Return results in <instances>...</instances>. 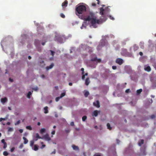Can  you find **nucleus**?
Here are the masks:
<instances>
[{"label":"nucleus","instance_id":"obj_32","mask_svg":"<svg viewBox=\"0 0 156 156\" xmlns=\"http://www.w3.org/2000/svg\"><path fill=\"white\" fill-rule=\"evenodd\" d=\"M87 118V117L86 116H84L82 117V120L83 121H85Z\"/></svg>","mask_w":156,"mask_h":156},{"label":"nucleus","instance_id":"obj_10","mask_svg":"<svg viewBox=\"0 0 156 156\" xmlns=\"http://www.w3.org/2000/svg\"><path fill=\"white\" fill-rule=\"evenodd\" d=\"M7 98L6 97L4 98H2L1 99V102L3 104L7 102Z\"/></svg>","mask_w":156,"mask_h":156},{"label":"nucleus","instance_id":"obj_20","mask_svg":"<svg viewBox=\"0 0 156 156\" xmlns=\"http://www.w3.org/2000/svg\"><path fill=\"white\" fill-rule=\"evenodd\" d=\"M144 143V140H141L138 143V145L139 146H140L141 145L143 144Z\"/></svg>","mask_w":156,"mask_h":156},{"label":"nucleus","instance_id":"obj_11","mask_svg":"<svg viewBox=\"0 0 156 156\" xmlns=\"http://www.w3.org/2000/svg\"><path fill=\"white\" fill-rule=\"evenodd\" d=\"M72 147H73V149L74 150L79 151V150L78 147L74 144L72 145Z\"/></svg>","mask_w":156,"mask_h":156},{"label":"nucleus","instance_id":"obj_39","mask_svg":"<svg viewBox=\"0 0 156 156\" xmlns=\"http://www.w3.org/2000/svg\"><path fill=\"white\" fill-rule=\"evenodd\" d=\"M60 98H61L60 97H56L55 99V101H58Z\"/></svg>","mask_w":156,"mask_h":156},{"label":"nucleus","instance_id":"obj_1","mask_svg":"<svg viewBox=\"0 0 156 156\" xmlns=\"http://www.w3.org/2000/svg\"><path fill=\"white\" fill-rule=\"evenodd\" d=\"M100 13L102 15L101 18L99 20H97V17L95 16V14L93 12H90L88 16L85 19V20L86 21H90L91 24L94 28H96V24L101 23L107 20V15L105 12V9L103 8H101L100 9Z\"/></svg>","mask_w":156,"mask_h":156},{"label":"nucleus","instance_id":"obj_16","mask_svg":"<svg viewBox=\"0 0 156 156\" xmlns=\"http://www.w3.org/2000/svg\"><path fill=\"white\" fill-rule=\"evenodd\" d=\"M98 114V112L97 110L94 111L92 115L97 116Z\"/></svg>","mask_w":156,"mask_h":156},{"label":"nucleus","instance_id":"obj_44","mask_svg":"<svg viewBox=\"0 0 156 156\" xmlns=\"http://www.w3.org/2000/svg\"><path fill=\"white\" fill-rule=\"evenodd\" d=\"M15 147H12L11 149H10V151H11V152H13V151H14V150H15Z\"/></svg>","mask_w":156,"mask_h":156},{"label":"nucleus","instance_id":"obj_24","mask_svg":"<svg viewBox=\"0 0 156 156\" xmlns=\"http://www.w3.org/2000/svg\"><path fill=\"white\" fill-rule=\"evenodd\" d=\"M86 23H83L82 25V26L81 27V29H83V28H85L86 27Z\"/></svg>","mask_w":156,"mask_h":156},{"label":"nucleus","instance_id":"obj_30","mask_svg":"<svg viewBox=\"0 0 156 156\" xmlns=\"http://www.w3.org/2000/svg\"><path fill=\"white\" fill-rule=\"evenodd\" d=\"M3 154L5 156H7L8 155V153L6 151H4L3 152Z\"/></svg>","mask_w":156,"mask_h":156},{"label":"nucleus","instance_id":"obj_12","mask_svg":"<svg viewBox=\"0 0 156 156\" xmlns=\"http://www.w3.org/2000/svg\"><path fill=\"white\" fill-rule=\"evenodd\" d=\"M105 10V12L107 15H108V16L107 17H107H109L110 19L114 20V18L113 17H112L111 16H109L108 14V12L106 11V10Z\"/></svg>","mask_w":156,"mask_h":156},{"label":"nucleus","instance_id":"obj_5","mask_svg":"<svg viewBox=\"0 0 156 156\" xmlns=\"http://www.w3.org/2000/svg\"><path fill=\"white\" fill-rule=\"evenodd\" d=\"M116 62L119 64L121 65L123 63L122 59L121 58H118L116 60Z\"/></svg>","mask_w":156,"mask_h":156},{"label":"nucleus","instance_id":"obj_26","mask_svg":"<svg viewBox=\"0 0 156 156\" xmlns=\"http://www.w3.org/2000/svg\"><path fill=\"white\" fill-rule=\"evenodd\" d=\"M107 128L108 129H109L110 130H111L112 129V128L110 126V124L109 123H108L107 124Z\"/></svg>","mask_w":156,"mask_h":156},{"label":"nucleus","instance_id":"obj_45","mask_svg":"<svg viewBox=\"0 0 156 156\" xmlns=\"http://www.w3.org/2000/svg\"><path fill=\"white\" fill-rule=\"evenodd\" d=\"M94 156H101V155L100 153H98L94 155Z\"/></svg>","mask_w":156,"mask_h":156},{"label":"nucleus","instance_id":"obj_14","mask_svg":"<svg viewBox=\"0 0 156 156\" xmlns=\"http://www.w3.org/2000/svg\"><path fill=\"white\" fill-rule=\"evenodd\" d=\"M38 139H42V138L40 136L38 133H37L36 134V138L35 139V140L37 141Z\"/></svg>","mask_w":156,"mask_h":156},{"label":"nucleus","instance_id":"obj_18","mask_svg":"<svg viewBox=\"0 0 156 156\" xmlns=\"http://www.w3.org/2000/svg\"><path fill=\"white\" fill-rule=\"evenodd\" d=\"M23 140H24V142H23L24 144H27L28 142V140L25 137H23Z\"/></svg>","mask_w":156,"mask_h":156},{"label":"nucleus","instance_id":"obj_29","mask_svg":"<svg viewBox=\"0 0 156 156\" xmlns=\"http://www.w3.org/2000/svg\"><path fill=\"white\" fill-rule=\"evenodd\" d=\"M34 141L33 140H32L30 142V145L31 147H32L34 144Z\"/></svg>","mask_w":156,"mask_h":156},{"label":"nucleus","instance_id":"obj_61","mask_svg":"<svg viewBox=\"0 0 156 156\" xmlns=\"http://www.w3.org/2000/svg\"><path fill=\"white\" fill-rule=\"evenodd\" d=\"M41 77L42 78H44L45 77V76L44 75L42 74L41 75Z\"/></svg>","mask_w":156,"mask_h":156},{"label":"nucleus","instance_id":"obj_21","mask_svg":"<svg viewBox=\"0 0 156 156\" xmlns=\"http://www.w3.org/2000/svg\"><path fill=\"white\" fill-rule=\"evenodd\" d=\"M38 149V146L37 145H35L34 146V150L35 151H37Z\"/></svg>","mask_w":156,"mask_h":156},{"label":"nucleus","instance_id":"obj_43","mask_svg":"<svg viewBox=\"0 0 156 156\" xmlns=\"http://www.w3.org/2000/svg\"><path fill=\"white\" fill-rule=\"evenodd\" d=\"M81 71H82V74H83L84 73V69L83 68H82L81 69Z\"/></svg>","mask_w":156,"mask_h":156},{"label":"nucleus","instance_id":"obj_42","mask_svg":"<svg viewBox=\"0 0 156 156\" xmlns=\"http://www.w3.org/2000/svg\"><path fill=\"white\" fill-rule=\"evenodd\" d=\"M88 49H89L88 51L89 52H92L93 50H92V48H89Z\"/></svg>","mask_w":156,"mask_h":156},{"label":"nucleus","instance_id":"obj_55","mask_svg":"<svg viewBox=\"0 0 156 156\" xmlns=\"http://www.w3.org/2000/svg\"><path fill=\"white\" fill-rule=\"evenodd\" d=\"M38 88L37 87H36L35 88H33V89L35 91H37L38 90Z\"/></svg>","mask_w":156,"mask_h":156},{"label":"nucleus","instance_id":"obj_13","mask_svg":"<svg viewBox=\"0 0 156 156\" xmlns=\"http://www.w3.org/2000/svg\"><path fill=\"white\" fill-rule=\"evenodd\" d=\"M90 83V81L89 80V77H87L85 80V84L87 86L89 85Z\"/></svg>","mask_w":156,"mask_h":156},{"label":"nucleus","instance_id":"obj_40","mask_svg":"<svg viewBox=\"0 0 156 156\" xmlns=\"http://www.w3.org/2000/svg\"><path fill=\"white\" fill-rule=\"evenodd\" d=\"M13 130V129L12 128L9 127L8 128V131L9 132L12 131Z\"/></svg>","mask_w":156,"mask_h":156},{"label":"nucleus","instance_id":"obj_34","mask_svg":"<svg viewBox=\"0 0 156 156\" xmlns=\"http://www.w3.org/2000/svg\"><path fill=\"white\" fill-rule=\"evenodd\" d=\"M60 16L63 18H64L65 17V15L62 13H61L60 14Z\"/></svg>","mask_w":156,"mask_h":156},{"label":"nucleus","instance_id":"obj_2","mask_svg":"<svg viewBox=\"0 0 156 156\" xmlns=\"http://www.w3.org/2000/svg\"><path fill=\"white\" fill-rule=\"evenodd\" d=\"M86 10V7L83 5H79L76 9V11L77 14H81L85 12Z\"/></svg>","mask_w":156,"mask_h":156},{"label":"nucleus","instance_id":"obj_33","mask_svg":"<svg viewBox=\"0 0 156 156\" xmlns=\"http://www.w3.org/2000/svg\"><path fill=\"white\" fill-rule=\"evenodd\" d=\"M26 129H29V130H32V128L30 126H27L26 127Z\"/></svg>","mask_w":156,"mask_h":156},{"label":"nucleus","instance_id":"obj_58","mask_svg":"<svg viewBox=\"0 0 156 156\" xmlns=\"http://www.w3.org/2000/svg\"><path fill=\"white\" fill-rule=\"evenodd\" d=\"M51 134L52 135H54L55 134V130H54V131H53L52 132H51Z\"/></svg>","mask_w":156,"mask_h":156},{"label":"nucleus","instance_id":"obj_35","mask_svg":"<svg viewBox=\"0 0 156 156\" xmlns=\"http://www.w3.org/2000/svg\"><path fill=\"white\" fill-rule=\"evenodd\" d=\"M104 46V45H101V44H100L98 46L97 48V49L98 50H99V48L100 47L101 48V47H103Z\"/></svg>","mask_w":156,"mask_h":156},{"label":"nucleus","instance_id":"obj_15","mask_svg":"<svg viewBox=\"0 0 156 156\" xmlns=\"http://www.w3.org/2000/svg\"><path fill=\"white\" fill-rule=\"evenodd\" d=\"M54 66V64L53 63H51L49 66H47L46 68V69L48 70L52 68Z\"/></svg>","mask_w":156,"mask_h":156},{"label":"nucleus","instance_id":"obj_6","mask_svg":"<svg viewBox=\"0 0 156 156\" xmlns=\"http://www.w3.org/2000/svg\"><path fill=\"white\" fill-rule=\"evenodd\" d=\"M91 61H96L98 62H101V59H98L96 57H95L91 59Z\"/></svg>","mask_w":156,"mask_h":156},{"label":"nucleus","instance_id":"obj_41","mask_svg":"<svg viewBox=\"0 0 156 156\" xmlns=\"http://www.w3.org/2000/svg\"><path fill=\"white\" fill-rule=\"evenodd\" d=\"M58 41H59L60 43H62V39L59 38V39H58Z\"/></svg>","mask_w":156,"mask_h":156},{"label":"nucleus","instance_id":"obj_22","mask_svg":"<svg viewBox=\"0 0 156 156\" xmlns=\"http://www.w3.org/2000/svg\"><path fill=\"white\" fill-rule=\"evenodd\" d=\"M142 91V89H140L139 90H138L136 91V93L137 95L140 94Z\"/></svg>","mask_w":156,"mask_h":156},{"label":"nucleus","instance_id":"obj_3","mask_svg":"<svg viewBox=\"0 0 156 156\" xmlns=\"http://www.w3.org/2000/svg\"><path fill=\"white\" fill-rule=\"evenodd\" d=\"M121 54L123 56H126L128 55V52L126 49H123L122 50Z\"/></svg>","mask_w":156,"mask_h":156},{"label":"nucleus","instance_id":"obj_25","mask_svg":"<svg viewBox=\"0 0 156 156\" xmlns=\"http://www.w3.org/2000/svg\"><path fill=\"white\" fill-rule=\"evenodd\" d=\"M89 94V93L88 91H85L84 93V96L85 97H87Z\"/></svg>","mask_w":156,"mask_h":156},{"label":"nucleus","instance_id":"obj_9","mask_svg":"<svg viewBox=\"0 0 156 156\" xmlns=\"http://www.w3.org/2000/svg\"><path fill=\"white\" fill-rule=\"evenodd\" d=\"M44 138L46 140L49 141L51 140V138L48 134H47L44 136Z\"/></svg>","mask_w":156,"mask_h":156},{"label":"nucleus","instance_id":"obj_52","mask_svg":"<svg viewBox=\"0 0 156 156\" xmlns=\"http://www.w3.org/2000/svg\"><path fill=\"white\" fill-rule=\"evenodd\" d=\"M1 142H2L4 144H5V143H6L5 142V140L3 139L2 140H1Z\"/></svg>","mask_w":156,"mask_h":156},{"label":"nucleus","instance_id":"obj_60","mask_svg":"<svg viewBox=\"0 0 156 156\" xmlns=\"http://www.w3.org/2000/svg\"><path fill=\"white\" fill-rule=\"evenodd\" d=\"M139 54L140 55L142 56L143 55V53L142 52H139Z\"/></svg>","mask_w":156,"mask_h":156},{"label":"nucleus","instance_id":"obj_59","mask_svg":"<svg viewBox=\"0 0 156 156\" xmlns=\"http://www.w3.org/2000/svg\"><path fill=\"white\" fill-rule=\"evenodd\" d=\"M55 150H54L52 151V152H51V154H55Z\"/></svg>","mask_w":156,"mask_h":156},{"label":"nucleus","instance_id":"obj_50","mask_svg":"<svg viewBox=\"0 0 156 156\" xmlns=\"http://www.w3.org/2000/svg\"><path fill=\"white\" fill-rule=\"evenodd\" d=\"M155 116L154 115H152L151 116V118L152 119L154 118H155Z\"/></svg>","mask_w":156,"mask_h":156},{"label":"nucleus","instance_id":"obj_38","mask_svg":"<svg viewBox=\"0 0 156 156\" xmlns=\"http://www.w3.org/2000/svg\"><path fill=\"white\" fill-rule=\"evenodd\" d=\"M20 120H18L16 123H15V125H18L20 123Z\"/></svg>","mask_w":156,"mask_h":156},{"label":"nucleus","instance_id":"obj_62","mask_svg":"<svg viewBox=\"0 0 156 156\" xmlns=\"http://www.w3.org/2000/svg\"><path fill=\"white\" fill-rule=\"evenodd\" d=\"M9 80L11 82H12L13 81V79L10 78H9Z\"/></svg>","mask_w":156,"mask_h":156},{"label":"nucleus","instance_id":"obj_49","mask_svg":"<svg viewBox=\"0 0 156 156\" xmlns=\"http://www.w3.org/2000/svg\"><path fill=\"white\" fill-rule=\"evenodd\" d=\"M23 144H21L19 146V148H22L23 147Z\"/></svg>","mask_w":156,"mask_h":156},{"label":"nucleus","instance_id":"obj_31","mask_svg":"<svg viewBox=\"0 0 156 156\" xmlns=\"http://www.w3.org/2000/svg\"><path fill=\"white\" fill-rule=\"evenodd\" d=\"M65 94H66L65 93V92L62 93L61 94L60 96L59 97L61 98H62L63 97H64V96H65Z\"/></svg>","mask_w":156,"mask_h":156},{"label":"nucleus","instance_id":"obj_57","mask_svg":"<svg viewBox=\"0 0 156 156\" xmlns=\"http://www.w3.org/2000/svg\"><path fill=\"white\" fill-rule=\"evenodd\" d=\"M92 6H95L96 5V4H95L94 3H93L92 4Z\"/></svg>","mask_w":156,"mask_h":156},{"label":"nucleus","instance_id":"obj_7","mask_svg":"<svg viewBox=\"0 0 156 156\" xmlns=\"http://www.w3.org/2000/svg\"><path fill=\"white\" fill-rule=\"evenodd\" d=\"M93 105L97 108H99L100 107V103L98 101H97L96 102H94Z\"/></svg>","mask_w":156,"mask_h":156},{"label":"nucleus","instance_id":"obj_37","mask_svg":"<svg viewBox=\"0 0 156 156\" xmlns=\"http://www.w3.org/2000/svg\"><path fill=\"white\" fill-rule=\"evenodd\" d=\"M41 144H42V146L41 147V149H42L44 147H45V145H44V144H44L43 142H41Z\"/></svg>","mask_w":156,"mask_h":156},{"label":"nucleus","instance_id":"obj_51","mask_svg":"<svg viewBox=\"0 0 156 156\" xmlns=\"http://www.w3.org/2000/svg\"><path fill=\"white\" fill-rule=\"evenodd\" d=\"M116 68L117 67L116 66H112V68L114 70L116 69Z\"/></svg>","mask_w":156,"mask_h":156},{"label":"nucleus","instance_id":"obj_4","mask_svg":"<svg viewBox=\"0 0 156 156\" xmlns=\"http://www.w3.org/2000/svg\"><path fill=\"white\" fill-rule=\"evenodd\" d=\"M68 5V1L67 0H66L62 4V7L63 9L64 10H65V8Z\"/></svg>","mask_w":156,"mask_h":156},{"label":"nucleus","instance_id":"obj_47","mask_svg":"<svg viewBox=\"0 0 156 156\" xmlns=\"http://www.w3.org/2000/svg\"><path fill=\"white\" fill-rule=\"evenodd\" d=\"M130 92V90L129 89H127L126 90L125 92L126 93H128Z\"/></svg>","mask_w":156,"mask_h":156},{"label":"nucleus","instance_id":"obj_64","mask_svg":"<svg viewBox=\"0 0 156 156\" xmlns=\"http://www.w3.org/2000/svg\"><path fill=\"white\" fill-rule=\"evenodd\" d=\"M7 125H10V123L9 122H8L7 123H6Z\"/></svg>","mask_w":156,"mask_h":156},{"label":"nucleus","instance_id":"obj_27","mask_svg":"<svg viewBox=\"0 0 156 156\" xmlns=\"http://www.w3.org/2000/svg\"><path fill=\"white\" fill-rule=\"evenodd\" d=\"M32 94V93L30 91H29L27 94V97L28 98H30V95Z\"/></svg>","mask_w":156,"mask_h":156},{"label":"nucleus","instance_id":"obj_48","mask_svg":"<svg viewBox=\"0 0 156 156\" xmlns=\"http://www.w3.org/2000/svg\"><path fill=\"white\" fill-rule=\"evenodd\" d=\"M82 80H84L85 79V76L84 75V74H82Z\"/></svg>","mask_w":156,"mask_h":156},{"label":"nucleus","instance_id":"obj_63","mask_svg":"<svg viewBox=\"0 0 156 156\" xmlns=\"http://www.w3.org/2000/svg\"><path fill=\"white\" fill-rule=\"evenodd\" d=\"M69 86H71L73 84L72 83H69Z\"/></svg>","mask_w":156,"mask_h":156},{"label":"nucleus","instance_id":"obj_56","mask_svg":"<svg viewBox=\"0 0 156 156\" xmlns=\"http://www.w3.org/2000/svg\"><path fill=\"white\" fill-rule=\"evenodd\" d=\"M19 131L21 133H23V130L22 129H20L19 130Z\"/></svg>","mask_w":156,"mask_h":156},{"label":"nucleus","instance_id":"obj_28","mask_svg":"<svg viewBox=\"0 0 156 156\" xmlns=\"http://www.w3.org/2000/svg\"><path fill=\"white\" fill-rule=\"evenodd\" d=\"M45 129L44 128L41 129L40 130V133L41 134L45 132Z\"/></svg>","mask_w":156,"mask_h":156},{"label":"nucleus","instance_id":"obj_36","mask_svg":"<svg viewBox=\"0 0 156 156\" xmlns=\"http://www.w3.org/2000/svg\"><path fill=\"white\" fill-rule=\"evenodd\" d=\"M50 51L51 52V55H52V56H53L55 53V51H52L51 50H50Z\"/></svg>","mask_w":156,"mask_h":156},{"label":"nucleus","instance_id":"obj_8","mask_svg":"<svg viewBox=\"0 0 156 156\" xmlns=\"http://www.w3.org/2000/svg\"><path fill=\"white\" fill-rule=\"evenodd\" d=\"M144 70L147 72H150L151 70V69L150 67L149 66H147L146 67V66H144Z\"/></svg>","mask_w":156,"mask_h":156},{"label":"nucleus","instance_id":"obj_46","mask_svg":"<svg viewBox=\"0 0 156 156\" xmlns=\"http://www.w3.org/2000/svg\"><path fill=\"white\" fill-rule=\"evenodd\" d=\"M7 147V144L6 143H5L4 144V146L3 148L4 149L5 148Z\"/></svg>","mask_w":156,"mask_h":156},{"label":"nucleus","instance_id":"obj_54","mask_svg":"<svg viewBox=\"0 0 156 156\" xmlns=\"http://www.w3.org/2000/svg\"><path fill=\"white\" fill-rule=\"evenodd\" d=\"M70 124L71 126H74V123L73 122H71Z\"/></svg>","mask_w":156,"mask_h":156},{"label":"nucleus","instance_id":"obj_53","mask_svg":"<svg viewBox=\"0 0 156 156\" xmlns=\"http://www.w3.org/2000/svg\"><path fill=\"white\" fill-rule=\"evenodd\" d=\"M116 140L117 143L118 144H119L120 142V141L118 139H116Z\"/></svg>","mask_w":156,"mask_h":156},{"label":"nucleus","instance_id":"obj_17","mask_svg":"<svg viewBox=\"0 0 156 156\" xmlns=\"http://www.w3.org/2000/svg\"><path fill=\"white\" fill-rule=\"evenodd\" d=\"M34 44L36 46H38L39 44H40V42L38 40H36L34 41Z\"/></svg>","mask_w":156,"mask_h":156},{"label":"nucleus","instance_id":"obj_23","mask_svg":"<svg viewBox=\"0 0 156 156\" xmlns=\"http://www.w3.org/2000/svg\"><path fill=\"white\" fill-rule=\"evenodd\" d=\"M133 50L134 51H136L139 48V47L138 46H136V45H135L133 46Z\"/></svg>","mask_w":156,"mask_h":156},{"label":"nucleus","instance_id":"obj_19","mask_svg":"<svg viewBox=\"0 0 156 156\" xmlns=\"http://www.w3.org/2000/svg\"><path fill=\"white\" fill-rule=\"evenodd\" d=\"M44 113L45 114H47L48 113V107L47 106H46L44 108Z\"/></svg>","mask_w":156,"mask_h":156}]
</instances>
